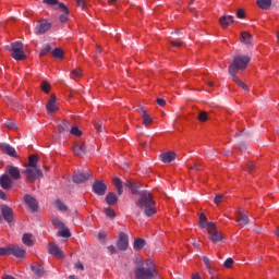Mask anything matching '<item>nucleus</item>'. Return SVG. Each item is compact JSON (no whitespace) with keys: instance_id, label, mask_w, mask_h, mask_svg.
<instances>
[{"instance_id":"f257e3e1","label":"nucleus","mask_w":279,"mask_h":279,"mask_svg":"<svg viewBox=\"0 0 279 279\" xmlns=\"http://www.w3.org/2000/svg\"><path fill=\"white\" fill-rule=\"evenodd\" d=\"M140 197L136 201L137 208L143 210L146 217H154L158 210L156 209V201H154V194L145 190L138 193Z\"/></svg>"},{"instance_id":"f03ea898","label":"nucleus","mask_w":279,"mask_h":279,"mask_svg":"<svg viewBox=\"0 0 279 279\" xmlns=\"http://www.w3.org/2000/svg\"><path fill=\"white\" fill-rule=\"evenodd\" d=\"M158 276L156 265L150 259L141 263L135 269V279H154Z\"/></svg>"},{"instance_id":"7ed1b4c3","label":"nucleus","mask_w":279,"mask_h":279,"mask_svg":"<svg viewBox=\"0 0 279 279\" xmlns=\"http://www.w3.org/2000/svg\"><path fill=\"white\" fill-rule=\"evenodd\" d=\"M250 64V57L247 56H236L233 58L232 63L229 65V75H236L239 71H245Z\"/></svg>"},{"instance_id":"20e7f679","label":"nucleus","mask_w":279,"mask_h":279,"mask_svg":"<svg viewBox=\"0 0 279 279\" xmlns=\"http://www.w3.org/2000/svg\"><path fill=\"white\" fill-rule=\"evenodd\" d=\"M43 3H46V5H51L54 8V10H60V12H62L59 17L60 23H66V21H69V8H66V4L58 0H44Z\"/></svg>"},{"instance_id":"39448f33","label":"nucleus","mask_w":279,"mask_h":279,"mask_svg":"<svg viewBox=\"0 0 279 279\" xmlns=\"http://www.w3.org/2000/svg\"><path fill=\"white\" fill-rule=\"evenodd\" d=\"M23 175H25L26 182H28V184H34L36 180H40V178L45 177L40 168H27V167L23 171Z\"/></svg>"},{"instance_id":"423d86ee","label":"nucleus","mask_w":279,"mask_h":279,"mask_svg":"<svg viewBox=\"0 0 279 279\" xmlns=\"http://www.w3.org/2000/svg\"><path fill=\"white\" fill-rule=\"evenodd\" d=\"M207 233L209 234V241L213 243H221L225 239L223 233L217 230L215 222L207 223Z\"/></svg>"},{"instance_id":"0eeeda50","label":"nucleus","mask_w":279,"mask_h":279,"mask_svg":"<svg viewBox=\"0 0 279 279\" xmlns=\"http://www.w3.org/2000/svg\"><path fill=\"white\" fill-rule=\"evenodd\" d=\"M11 58L16 61L25 60L27 54H25V50H23V43L14 41L11 44Z\"/></svg>"},{"instance_id":"6e6552de","label":"nucleus","mask_w":279,"mask_h":279,"mask_svg":"<svg viewBox=\"0 0 279 279\" xmlns=\"http://www.w3.org/2000/svg\"><path fill=\"white\" fill-rule=\"evenodd\" d=\"M92 191L95 195L104 197V195H106V191H108V185L102 180H96L93 183Z\"/></svg>"},{"instance_id":"1a4fd4ad","label":"nucleus","mask_w":279,"mask_h":279,"mask_svg":"<svg viewBox=\"0 0 279 279\" xmlns=\"http://www.w3.org/2000/svg\"><path fill=\"white\" fill-rule=\"evenodd\" d=\"M0 210L4 221H7L9 226H12V222L14 221V210L8 205H1Z\"/></svg>"},{"instance_id":"9d476101","label":"nucleus","mask_w":279,"mask_h":279,"mask_svg":"<svg viewBox=\"0 0 279 279\" xmlns=\"http://www.w3.org/2000/svg\"><path fill=\"white\" fill-rule=\"evenodd\" d=\"M129 245H130V238L124 232H121L119 234V240L117 243L118 250H120V252H125V250H128Z\"/></svg>"},{"instance_id":"9b49d317","label":"nucleus","mask_w":279,"mask_h":279,"mask_svg":"<svg viewBox=\"0 0 279 279\" xmlns=\"http://www.w3.org/2000/svg\"><path fill=\"white\" fill-rule=\"evenodd\" d=\"M51 29V23H49L47 20H41L37 23L34 32L35 34H47Z\"/></svg>"},{"instance_id":"f8f14e48","label":"nucleus","mask_w":279,"mask_h":279,"mask_svg":"<svg viewBox=\"0 0 279 279\" xmlns=\"http://www.w3.org/2000/svg\"><path fill=\"white\" fill-rule=\"evenodd\" d=\"M24 204L28 206L33 213H38V201L31 194L24 195Z\"/></svg>"},{"instance_id":"ddd939ff","label":"nucleus","mask_w":279,"mask_h":279,"mask_svg":"<svg viewBox=\"0 0 279 279\" xmlns=\"http://www.w3.org/2000/svg\"><path fill=\"white\" fill-rule=\"evenodd\" d=\"M90 175V172H75L72 180L74 184H84V182H87L89 180Z\"/></svg>"},{"instance_id":"4468645a","label":"nucleus","mask_w":279,"mask_h":279,"mask_svg":"<svg viewBox=\"0 0 279 279\" xmlns=\"http://www.w3.org/2000/svg\"><path fill=\"white\" fill-rule=\"evenodd\" d=\"M136 112H138V114H141V117L143 119V124L146 128H148V125H151V123H154L151 116H149V113H147V110H145V107H138L136 109Z\"/></svg>"},{"instance_id":"2eb2a0df","label":"nucleus","mask_w":279,"mask_h":279,"mask_svg":"<svg viewBox=\"0 0 279 279\" xmlns=\"http://www.w3.org/2000/svg\"><path fill=\"white\" fill-rule=\"evenodd\" d=\"M7 172L11 180H21V169H19V167L9 165L7 166Z\"/></svg>"},{"instance_id":"dca6fc26","label":"nucleus","mask_w":279,"mask_h":279,"mask_svg":"<svg viewBox=\"0 0 279 279\" xmlns=\"http://www.w3.org/2000/svg\"><path fill=\"white\" fill-rule=\"evenodd\" d=\"M0 149H2L3 154H7V156H11V158H19V155H16V149H14V147H12L10 144H0Z\"/></svg>"},{"instance_id":"f3484780","label":"nucleus","mask_w":279,"mask_h":279,"mask_svg":"<svg viewBox=\"0 0 279 279\" xmlns=\"http://www.w3.org/2000/svg\"><path fill=\"white\" fill-rule=\"evenodd\" d=\"M0 186L4 191H10V189L12 187V178H10V175L8 174H2L0 177Z\"/></svg>"},{"instance_id":"a211bd4d","label":"nucleus","mask_w":279,"mask_h":279,"mask_svg":"<svg viewBox=\"0 0 279 279\" xmlns=\"http://www.w3.org/2000/svg\"><path fill=\"white\" fill-rule=\"evenodd\" d=\"M48 252L49 254H51L52 256H56L57 258H64V254L62 253V250H60V246H58L57 244H49L48 246Z\"/></svg>"},{"instance_id":"6ab92c4d","label":"nucleus","mask_w":279,"mask_h":279,"mask_svg":"<svg viewBox=\"0 0 279 279\" xmlns=\"http://www.w3.org/2000/svg\"><path fill=\"white\" fill-rule=\"evenodd\" d=\"M235 221L239 223V226H250V217H247L243 211L236 213Z\"/></svg>"},{"instance_id":"aec40b11","label":"nucleus","mask_w":279,"mask_h":279,"mask_svg":"<svg viewBox=\"0 0 279 279\" xmlns=\"http://www.w3.org/2000/svg\"><path fill=\"white\" fill-rule=\"evenodd\" d=\"M27 252L19 245H11V255L15 258H25Z\"/></svg>"},{"instance_id":"412c9836","label":"nucleus","mask_w":279,"mask_h":279,"mask_svg":"<svg viewBox=\"0 0 279 279\" xmlns=\"http://www.w3.org/2000/svg\"><path fill=\"white\" fill-rule=\"evenodd\" d=\"M73 151H74L75 156L82 157L86 154V145L82 142H78V143L74 144Z\"/></svg>"},{"instance_id":"4be33fe9","label":"nucleus","mask_w":279,"mask_h":279,"mask_svg":"<svg viewBox=\"0 0 279 279\" xmlns=\"http://www.w3.org/2000/svg\"><path fill=\"white\" fill-rule=\"evenodd\" d=\"M219 23L223 29L230 27V23H234V16L232 15H223L220 17Z\"/></svg>"},{"instance_id":"5701e85b","label":"nucleus","mask_w":279,"mask_h":279,"mask_svg":"<svg viewBox=\"0 0 279 279\" xmlns=\"http://www.w3.org/2000/svg\"><path fill=\"white\" fill-rule=\"evenodd\" d=\"M71 130V122L69 120H63L59 125H58V132L59 134H66Z\"/></svg>"},{"instance_id":"b1692460","label":"nucleus","mask_w":279,"mask_h":279,"mask_svg":"<svg viewBox=\"0 0 279 279\" xmlns=\"http://www.w3.org/2000/svg\"><path fill=\"white\" fill-rule=\"evenodd\" d=\"M112 184L118 193V195H123V181L119 179V177H116L112 179Z\"/></svg>"},{"instance_id":"393cba45","label":"nucleus","mask_w":279,"mask_h":279,"mask_svg":"<svg viewBox=\"0 0 279 279\" xmlns=\"http://www.w3.org/2000/svg\"><path fill=\"white\" fill-rule=\"evenodd\" d=\"M46 108H47V110L50 114H53V112H58V105L56 104V97L54 96H51V98L48 101Z\"/></svg>"},{"instance_id":"a878e982","label":"nucleus","mask_w":279,"mask_h":279,"mask_svg":"<svg viewBox=\"0 0 279 279\" xmlns=\"http://www.w3.org/2000/svg\"><path fill=\"white\" fill-rule=\"evenodd\" d=\"M32 271L37 278H43L45 276V268H43L39 264H34L32 266Z\"/></svg>"},{"instance_id":"bb28decb","label":"nucleus","mask_w":279,"mask_h":279,"mask_svg":"<svg viewBox=\"0 0 279 279\" xmlns=\"http://www.w3.org/2000/svg\"><path fill=\"white\" fill-rule=\"evenodd\" d=\"M145 245V240H143L142 238H135L133 243V250H135V252H141V250H143Z\"/></svg>"},{"instance_id":"cd10ccee","label":"nucleus","mask_w":279,"mask_h":279,"mask_svg":"<svg viewBox=\"0 0 279 279\" xmlns=\"http://www.w3.org/2000/svg\"><path fill=\"white\" fill-rule=\"evenodd\" d=\"M160 158L165 163L173 162L175 160V153L167 151L160 155Z\"/></svg>"},{"instance_id":"c85d7f7f","label":"nucleus","mask_w":279,"mask_h":279,"mask_svg":"<svg viewBox=\"0 0 279 279\" xmlns=\"http://www.w3.org/2000/svg\"><path fill=\"white\" fill-rule=\"evenodd\" d=\"M105 199L109 206H114V204L119 202V197H117V194L114 192H110L109 194H107Z\"/></svg>"},{"instance_id":"c756f323","label":"nucleus","mask_w":279,"mask_h":279,"mask_svg":"<svg viewBox=\"0 0 279 279\" xmlns=\"http://www.w3.org/2000/svg\"><path fill=\"white\" fill-rule=\"evenodd\" d=\"M39 160L40 158L38 157V155H31L28 157V165L26 166V168H38Z\"/></svg>"},{"instance_id":"7c9ffc66","label":"nucleus","mask_w":279,"mask_h":279,"mask_svg":"<svg viewBox=\"0 0 279 279\" xmlns=\"http://www.w3.org/2000/svg\"><path fill=\"white\" fill-rule=\"evenodd\" d=\"M241 43H243L244 45H254L253 40H252V35L247 32H243L241 34V38H240Z\"/></svg>"},{"instance_id":"2f4dec72","label":"nucleus","mask_w":279,"mask_h":279,"mask_svg":"<svg viewBox=\"0 0 279 279\" xmlns=\"http://www.w3.org/2000/svg\"><path fill=\"white\" fill-rule=\"evenodd\" d=\"M233 82L235 84H238V86H240V88H242L243 90H250V88H247V85L245 83H243V81H241V78H239V76H236V74L231 75Z\"/></svg>"},{"instance_id":"473e14b6","label":"nucleus","mask_w":279,"mask_h":279,"mask_svg":"<svg viewBox=\"0 0 279 279\" xmlns=\"http://www.w3.org/2000/svg\"><path fill=\"white\" fill-rule=\"evenodd\" d=\"M257 5L260 10H269L271 8V0H257Z\"/></svg>"},{"instance_id":"72a5a7b5","label":"nucleus","mask_w":279,"mask_h":279,"mask_svg":"<svg viewBox=\"0 0 279 279\" xmlns=\"http://www.w3.org/2000/svg\"><path fill=\"white\" fill-rule=\"evenodd\" d=\"M22 243H24V245H27L28 247H32V245H34V240H32V234L24 233L22 236Z\"/></svg>"},{"instance_id":"f704fd0d","label":"nucleus","mask_w":279,"mask_h":279,"mask_svg":"<svg viewBox=\"0 0 279 279\" xmlns=\"http://www.w3.org/2000/svg\"><path fill=\"white\" fill-rule=\"evenodd\" d=\"M208 218L206 217V215L201 214L199 215V222L198 226L199 228L204 229V228H208Z\"/></svg>"},{"instance_id":"c9c22d12","label":"nucleus","mask_w":279,"mask_h":279,"mask_svg":"<svg viewBox=\"0 0 279 279\" xmlns=\"http://www.w3.org/2000/svg\"><path fill=\"white\" fill-rule=\"evenodd\" d=\"M52 58H59L60 60H62V58H64V51L61 48H54L51 51Z\"/></svg>"},{"instance_id":"e433bc0d","label":"nucleus","mask_w":279,"mask_h":279,"mask_svg":"<svg viewBox=\"0 0 279 279\" xmlns=\"http://www.w3.org/2000/svg\"><path fill=\"white\" fill-rule=\"evenodd\" d=\"M54 206L56 208H58V210H61L62 213H66V210H69V207H66L61 199H57L54 202Z\"/></svg>"},{"instance_id":"4c0bfd02","label":"nucleus","mask_w":279,"mask_h":279,"mask_svg":"<svg viewBox=\"0 0 279 279\" xmlns=\"http://www.w3.org/2000/svg\"><path fill=\"white\" fill-rule=\"evenodd\" d=\"M186 167H187V169H192L194 171H199L202 169V163L201 162L191 163L190 161H187Z\"/></svg>"},{"instance_id":"58836bf2","label":"nucleus","mask_w":279,"mask_h":279,"mask_svg":"<svg viewBox=\"0 0 279 279\" xmlns=\"http://www.w3.org/2000/svg\"><path fill=\"white\" fill-rule=\"evenodd\" d=\"M12 252V245L7 247H0V256H10Z\"/></svg>"},{"instance_id":"ea45409f","label":"nucleus","mask_w":279,"mask_h":279,"mask_svg":"<svg viewBox=\"0 0 279 279\" xmlns=\"http://www.w3.org/2000/svg\"><path fill=\"white\" fill-rule=\"evenodd\" d=\"M197 119L201 123H206L208 121V112L199 111Z\"/></svg>"},{"instance_id":"a19ab883","label":"nucleus","mask_w":279,"mask_h":279,"mask_svg":"<svg viewBox=\"0 0 279 279\" xmlns=\"http://www.w3.org/2000/svg\"><path fill=\"white\" fill-rule=\"evenodd\" d=\"M51 221H52V226H54V228H58L59 230H63L64 222H62L60 219L54 218Z\"/></svg>"},{"instance_id":"79ce46f5","label":"nucleus","mask_w":279,"mask_h":279,"mask_svg":"<svg viewBox=\"0 0 279 279\" xmlns=\"http://www.w3.org/2000/svg\"><path fill=\"white\" fill-rule=\"evenodd\" d=\"M58 236H63L65 239H71V231L69 229H62L58 232Z\"/></svg>"},{"instance_id":"37998d69","label":"nucleus","mask_w":279,"mask_h":279,"mask_svg":"<svg viewBox=\"0 0 279 279\" xmlns=\"http://www.w3.org/2000/svg\"><path fill=\"white\" fill-rule=\"evenodd\" d=\"M51 51V45L47 44L39 52L40 58H43V56H47V53H49Z\"/></svg>"},{"instance_id":"c03bdc74","label":"nucleus","mask_w":279,"mask_h":279,"mask_svg":"<svg viewBox=\"0 0 279 279\" xmlns=\"http://www.w3.org/2000/svg\"><path fill=\"white\" fill-rule=\"evenodd\" d=\"M105 213H106V216L109 217L110 219H114V217H117L114 209L110 207L106 208Z\"/></svg>"},{"instance_id":"a18cd8bd","label":"nucleus","mask_w":279,"mask_h":279,"mask_svg":"<svg viewBox=\"0 0 279 279\" xmlns=\"http://www.w3.org/2000/svg\"><path fill=\"white\" fill-rule=\"evenodd\" d=\"M233 265L234 259H232V257L227 258L223 263V267H226V269H230Z\"/></svg>"},{"instance_id":"49530a36","label":"nucleus","mask_w":279,"mask_h":279,"mask_svg":"<svg viewBox=\"0 0 279 279\" xmlns=\"http://www.w3.org/2000/svg\"><path fill=\"white\" fill-rule=\"evenodd\" d=\"M5 126L9 130H16V122H14V120H7L5 121Z\"/></svg>"},{"instance_id":"de8ad7c7","label":"nucleus","mask_w":279,"mask_h":279,"mask_svg":"<svg viewBox=\"0 0 279 279\" xmlns=\"http://www.w3.org/2000/svg\"><path fill=\"white\" fill-rule=\"evenodd\" d=\"M70 134L73 136H82V131L77 129V126H72L70 130Z\"/></svg>"},{"instance_id":"09e8293b","label":"nucleus","mask_w":279,"mask_h":279,"mask_svg":"<svg viewBox=\"0 0 279 279\" xmlns=\"http://www.w3.org/2000/svg\"><path fill=\"white\" fill-rule=\"evenodd\" d=\"M138 189H141V185L140 184H132L131 185V189H130V191H131V193L133 194V195H138Z\"/></svg>"},{"instance_id":"8fccbe9b","label":"nucleus","mask_w":279,"mask_h":279,"mask_svg":"<svg viewBox=\"0 0 279 279\" xmlns=\"http://www.w3.org/2000/svg\"><path fill=\"white\" fill-rule=\"evenodd\" d=\"M41 90L44 92V93H49V90H51V85H49V83H47V82H43L41 83Z\"/></svg>"},{"instance_id":"3c124183","label":"nucleus","mask_w":279,"mask_h":279,"mask_svg":"<svg viewBox=\"0 0 279 279\" xmlns=\"http://www.w3.org/2000/svg\"><path fill=\"white\" fill-rule=\"evenodd\" d=\"M215 204L219 205L221 202H223V195L217 194L214 198Z\"/></svg>"},{"instance_id":"603ef678","label":"nucleus","mask_w":279,"mask_h":279,"mask_svg":"<svg viewBox=\"0 0 279 279\" xmlns=\"http://www.w3.org/2000/svg\"><path fill=\"white\" fill-rule=\"evenodd\" d=\"M72 75H74V77H82V69L77 68L72 72Z\"/></svg>"},{"instance_id":"864d4df0","label":"nucleus","mask_w":279,"mask_h":279,"mask_svg":"<svg viewBox=\"0 0 279 279\" xmlns=\"http://www.w3.org/2000/svg\"><path fill=\"white\" fill-rule=\"evenodd\" d=\"M238 19H245V11L243 9H239L236 12Z\"/></svg>"},{"instance_id":"5fc2aeb1","label":"nucleus","mask_w":279,"mask_h":279,"mask_svg":"<svg viewBox=\"0 0 279 279\" xmlns=\"http://www.w3.org/2000/svg\"><path fill=\"white\" fill-rule=\"evenodd\" d=\"M157 104L162 108L167 105V100H165L163 98H157Z\"/></svg>"},{"instance_id":"6e6d98bb","label":"nucleus","mask_w":279,"mask_h":279,"mask_svg":"<svg viewBox=\"0 0 279 279\" xmlns=\"http://www.w3.org/2000/svg\"><path fill=\"white\" fill-rule=\"evenodd\" d=\"M107 250L109 254H117V247H114V245H109Z\"/></svg>"},{"instance_id":"4d7b16f0","label":"nucleus","mask_w":279,"mask_h":279,"mask_svg":"<svg viewBox=\"0 0 279 279\" xmlns=\"http://www.w3.org/2000/svg\"><path fill=\"white\" fill-rule=\"evenodd\" d=\"M170 45H172V47H182V41L171 40Z\"/></svg>"},{"instance_id":"13d9d810","label":"nucleus","mask_w":279,"mask_h":279,"mask_svg":"<svg viewBox=\"0 0 279 279\" xmlns=\"http://www.w3.org/2000/svg\"><path fill=\"white\" fill-rule=\"evenodd\" d=\"M75 269H80L81 271H84V264L82 262L76 263Z\"/></svg>"},{"instance_id":"bf43d9fd","label":"nucleus","mask_w":279,"mask_h":279,"mask_svg":"<svg viewBox=\"0 0 279 279\" xmlns=\"http://www.w3.org/2000/svg\"><path fill=\"white\" fill-rule=\"evenodd\" d=\"M77 5H80V8H86V1L85 0H75Z\"/></svg>"},{"instance_id":"052dcab7","label":"nucleus","mask_w":279,"mask_h":279,"mask_svg":"<svg viewBox=\"0 0 279 279\" xmlns=\"http://www.w3.org/2000/svg\"><path fill=\"white\" fill-rule=\"evenodd\" d=\"M95 129H96V131L99 133V132H101V124H100V122H96L95 123Z\"/></svg>"},{"instance_id":"680f3d73","label":"nucleus","mask_w":279,"mask_h":279,"mask_svg":"<svg viewBox=\"0 0 279 279\" xmlns=\"http://www.w3.org/2000/svg\"><path fill=\"white\" fill-rule=\"evenodd\" d=\"M133 184H134V183H132L130 180H126V181L124 182V186H126V189H131Z\"/></svg>"},{"instance_id":"e2e57ef3","label":"nucleus","mask_w":279,"mask_h":279,"mask_svg":"<svg viewBox=\"0 0 279 279\" xmlns=\"http://www.w3.org/2000/svg\"><path fill=\"white\" fill-rule=\"evenodd\" d=\"M247 169H248V173H252V171H254V163L253 162L248 163Z\"/></svg>"},{"instance_id":"0e129e2a","label":"nucleus","mask_w":279,"mask_h":279,"mask_svg":"<svg viewBox=\"0 0 279 279\" xmlns=\"http://www.w3.org/2000/svg\"><path fill=\"white\" fill-rule=\"evenodd\" d=\"M203 260H204L205 265H207V267H210V258L204 257Z\"/></svg>"},{"instance_id":"69168bd1","label":"nucleus","mask_w":279,"mask_h":279,"mask_svg":"<svg viewBox=\"0 0 279 279\" xmlns=\"http://www.w3.org/2000/svg\"><path fill=\"white\" fill-rule=\"evenodd\" d=\"M98 238H99L100 240L106 239V233L99 232V233H98Z\"/></svg>"},{"instance_id":"338daca9","label":"nucleus","mask_w":279,"mask_h":279,"mask_svg":"<svg viewBox=\"0 0 279 279\" xmlns=\"http://www.w3.org/2000/svg\"><path fill=\"white\" fill-rule=\"evenodd\" d=\"M195 3V0H191L190 4H189V8L190 10H195V8L193 7V4Z\"/></svg>"},{"instance_id":"774afa93","label":"nucleus","mask_w":279,"mask_h":279,"mask_svg":"<svg viewBox=\"0 0 279 279\" xmlns=\"http://www.w3.org/2000/svg\"><path fill=\"white\" fill-rule=\"evenodd\" d=\"M0 199H5V192L0 190Z\"/></svg>"}]
</instances>
